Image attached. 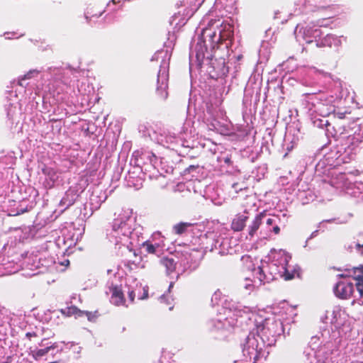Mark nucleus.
<instances>
[{"mask_svg": "<svg viewBox=\"0 0 363 363\" xmlns=\"http://www.w3.org/2000/svg\"><path fill=\"white\" fill-rule=\"evenodd\" d=\"M55 349L54 346H49L44 349H39L36 350H32L30 352V354L33 357V358L38 361L42 357L46 355L51 350Z\"/></svg>", "mask_w": 363, "mask_h": 363, "instance_id": "obj_13", "label": "nucleus"}, {"mask_svg": "<svg viewBox=\"0 0 363 363\" xmlns=\"http://www.w3.org/2000/svg\"><path fill=\"white\" fill-rule=\"evenodd\" d=\"M338 117H339L340 118H342L344 117V113H339V114H338Z\"/></svg>", "mask_w": 363, "mask_h": 363, "instance_id": "obj_38", "label": "nucleus"}, {"mask_svg": "<svg viewBox=\"0 0 363 363\" xmlns=\"http://www.w3.org/2000/svg\"><path fill=\"white\" fill-rule=\"evenodd\" d=\"M82 317L86 316L89 321L94 322L99 316L98 311H82Z\"/></svg>", "mask_w": 363, "mask_h": 363, "instance_id": "obj_20", "label": "nucleus"}, {"mask_svg": "<svg viewBox=\"0 0 363 363\" xmlns=\"http://www.w3.org/2000/svg\"><path fill=\"white\" fill-rule=\"evenodd\" d=\"M142 247L145 249L147 254L155 255L157 249L160 247L159 244L153 245L150 241L147 240L142 243Z\"/></svg>", "mask_w": 363, "mask_h": 363, "instance_id": "obj_16", "label": "nucleus"}, {"mask_svg": "<svg viewBox=\"0 0 363 363\" xmlns=\"http://www.w3.org/2000/svg\"><path fill=\"white\" fill-rule=\"evenodd\" d=\"M266 217L267 215L264 211L260 213L256 216L255 219L253 221V225L251 226V235H252V233L254 231L258 229L261 220Z\"/></svg>", "mask_w": 363, "mask_h": 363, "instance_id": "obj_18", "label": "nucleus"}, {"mask_svg": "<svg viewBox=\"0 0 363 363\" xmlns=\"http://www.w3.org/2000/svg\"><path fill=\"white\" fill-rule=\"evenodd\" d=\"M317 233H318V230L313 231L311 233V236H310V238L308 239H311V238H314L315 236H316Z\"/></svg>", "mask_w": 363, "mask_h": 363, "instance_id": "obj_35", "label": "nucleus"}, {"mask_svg": "<svg viewBox=\"0 0 363 363\" xmlns=\"http://www.w3.org/2000/svg\"><path fill=\"white\" fill-rule=\"evenodd\" d=\"M278 258L274 260L275 265H277L280 269H279V273L282 274L286 280H290L293 279L296 274V269L289 264L291 257L289 254L286 252L284 250H279L277 254Z\"/></svg>", "mask_w": 363, "mask_h": 363, "instance_id": "obj_3", "label": "nucleus"}, {"mask_svg": "<svg viewBox=\"0 0 363 363\" xmlns=\"http://www.w3.org/2000/svg\"><path fill=\"white\" fill-rule=\"evenodd\" d=\"M261 82H262V77L258 73L257 76L255 75V84H258V86H259L261 84Z\"/></svg>", "mask_w": 363, "mask_h": 363, "instance_id": "obj_27", "label": "nucleus"}, {"mask_svg": "<svg viewBox=\"0 0 363 363\" xmlns=\"http://www.w3.org/2000/svg\"><path fill=\"white\" fill-rule=\"evenodd\" d=\"M157 94L160 99L164 100L168 96L167 92V86L164 85V86H160L157 89Z\"/></svg>", "mask_w": 363, "mask_h": 363, "instance_id": "obj_22", "label": "nucleus"}, {"mask_svg": "<svg viewBox=\"0 0 363 363\" xmlns=\"http://www.w3.org/2000/svg\"><path fill=\"white\" fill-rule=\"evenodd\" d=\"M354 289L353 283L347 281H340L334 287V292L337 297L346 299L353 295Z\"/></svg>", "mask_w": 363, "mask_h": 363, "instance_id": "obj_6", "label": "nucleus"}, {"mask_svg": "<svg viewBox=\"0 0 363 363\" xmlns=\"http://www.w3.org/2000/svg\"><path fill=\"white\" fill-rule=\"evenodd\" d=\"M95 7L90 6L86 9L85 13V17L87 20H91V18H99L101 16L104 11H99L98 12H95Z\"/></svg>", "mask_w": 363, "mask_h": 363, "instance_id": "obj_17", "label": "nucleus"}, {"mask_svg": "<svg viewBox=\"0 0 363 363\" xmlns=\"http://www.w3.org/2000/svg\"><path fill=\"white\" fill-rule=\"evenodd\" d=\"M135 296V295L134 291L132 290V291H128V298L131 302L134 301Z\"/></svg>", "mask_w": 363, "mask_h": 363, "instance_id": "obj_29", "label": "nucleus"}, {"mask_svg": "<svg viewBox=\"0 0 363 363\" xmlns=\"http://www.w3.org/2000/svg\"><path fill=\"white\" fill-rule=\"evenodd\" d=\"M355 248L357 252H359L361 255H363V244L360 245L359 243H357L355 245Z\"/></svg>", "mask_w": 363, "mask_h": 363, "instance_id": "obj_28", "label": "nucleus"}, {"mask_svg": "<svg viewBox=\"0 0 363 363\" xmlns=\"http://www.w3.org/2000/svg\"><path fill=\"white\" fill-rule=\"evenodd\" d=\"M247 220V216H239L233 219L231 227L232 229L235 231H240L245 226V223Z\"/></svg>", "mask_w": 363, "mask_h": 363, "instance_id": "obj_11", "label": "nucleus"}, {"mask_svg": "<svg viewBox=\"0 0 363 363\" xmlns=\"http://www.w3.org/2000/svg\"><path fill=\"white\" fill-rule=\"evenodd\" d=\"M253 320L255 328L251 330V347L255 350L253 363H263L266 359V346L270 345L275 340H270L269 337H276L284 333L283 323L275 316L264 318L262 315L251 311V321Z\"/></svg>", "mask_w": 363, "mask_h": 363, "instance_id": "obj_1", "label": "nucleus"}, {"mask_svg": "<svg viewBox=\"0 0 363 363\" xmlns=\"http://www.w3.org/2000/svg\"><path fill=\"white\" fill-rule=\"evenodd\" d=\"M221 29L219 30V35L217 36L216 31L210 32L207 36L211 43V47H215L223 41L230 40L233 36V27L230 23H222L220 24Z\"/></svg>", "mask_w": 363, "mask_h": 363, "instance_id": "obj_4", "label": "nucleus"}, {"mask_svg": "<svg viewBox=\"0 0 363 363\" xmlns=\"http://www.w3.org/2000/svg\"><path fill=\"white\" fill-rule=\"evenodd\" d=\"M333 352L325 345L320 346L314 352L316 363H333Z\"/></svg>", "mask_w": 363, "mask_h": 363, "instance_id": "obj_7", "label": "nucleus"}, {"mask_svg": "<svg viewBox=\"0 0 363 363\" xmlns=\"http://www.w3.org/2000/svg\"><path fill=\"white\" fill-rule=\"evenodd\" d=\"M60 313L65 317H71L74 315L75 318L82 317V310L78 308L76 306H71L67 307L65 308H62L60 310Z\"/></svg>", "mask_w": 363, "mask_h": 363, "instance_id": "obj_10", "label": "nucleus"}, {"mask_svg": "<svg viewBox=\"0 0 363 363\" xmlns=\"http://www.w3.org/2000/svg\"><path fill=\"white\" fill-rule=\"evenodd\" d=\"M339 276L352 277L356 281L355 286L359 296L363 298V266L346 269L345 273Z\"/></svg>", "mask_w": 363, "mask_h": 363, "instance_id": "obj_5", "label": "nucleus"}, {"mask_svg": "<svg viewBox=\"0 0 363 363\" xmlns=\"http://www.w3.org/2000/svg\"><path fill=\"white\" fill-rule=\"evenodd\" d=\"M161 262L162 265L166 268L169 274L172 273L176 269L177 263L173 258L164 257Z\"/></svg>", "mask_w": 363, "mask_h": 363, "instance_id": "obj_14", "label": "nucleus"}, {"mask_svg": "<svg viewBox=\"0 0 363 363\" xmlns=\"http://www.w3.org/2000/svg\"><path fill=\"white\" fill-rule=\"evenodd\" d=\"M40 71L37 69H31L28 71L26 74L22 76V79H30L39 74Z\"/></svg>", "mask_w": 363, "mask_h": 363, "instance_id": "obj_24", "label": "nucleus"}, {"mask_svg": "<svg viewBox=\"0 0 363 363\" xmlns=\"http://www.w3.org/2000/svg\"><path fill=\"white\" fill-rule=\"evenodd\" d=\"M265 169H265V167H262V172H262V175H264V171H265Z\"/></svg>", "mask_w": 363, "mask_h": 363, "instance_id": "obj_39", "label": "nucleus"}, {"mask_svg": "<svg viewBox=\"0 0 363 363\" xmlns=\"http://www.w3.org/2000/svg\"><path fill=\"white\" fill-rule=\"evenodd\" d=\"M336 40H337V39L335 36H334L333 35L328 34L325 36L323 41H322L320 43H317L316 45L317 47H323L325 45L331 46L332 41Z\"/></svg>", "mask_w": 363, "mask_h": 363, "instance_id": "obj_21", "label": "nucleus"}, {"mask_svg": "<svg viewBox=\"0 0 363 363\" xmlns=\"http://www.w3.org/2000/svg\"><path fill=\"white\" fill-rule=\"evenodd\" d=\"M26 337H28L29 339H30L32 337H36L37 335L35 333H27L26 334Z\"/></svg>", "mask_w": 363, "mask_h": 363, "instance_id": "obj_31", "label": "nucleus"}, {"mask_svg": "<svg viewBox=\"0 0 363 363\" xmlns=\"http://www.w3.org/2000/svg\"><path fill=\"white\" fill-rule=\"evenodd\" d=\"M253 279H251V282L255 287H258L259 286L264 284L266 276L263 272L262 268L258 267L257 268H255L252 270Z\"/></svg>", "mask_w": 363, "mask_h": 363, "instance_id": "obj_9", "label": "nucleus"}, {"mask_svg": "<svg viewBox=\"0 0 363 363\" xmlns=\"http://www.w3.org/2000/svg\"><path fill=\"white\" fill-rule=\"evenodd\" d=\"M313 123L315 126L319 128H323L330 125V122L326 118H316L315 117L313 120Z\"/></svg>", "mask_w": 363, "mask_h": 363, "instance_id": "obj_19", "label": "nucleus"}, {"mask_svg": "<svg viewBox=\"0 0 363 363\" xmlns=\"http://www.w3.org/2000/svg\"><path fill=\"white\" fill-rule=\"evenodd\" d=\"M193 224L188 222H180L174 225L172 228L174 234L180 235L187 231L188 228L192 226Z\"/></svg>", "mask_w": 363, "mask_h": 363, "instance_id": "obj_12", "label": "nucleus"}, {"mask_svg": "<svg viewBox=\"0 0 363 363\" xmlns=\"http://www.w3.org/2000/svg\"><path fill=\"white\" fill-rule=\"evenodd\" d=\"M143 295L140 297V299L141 300H145V299H147L148 298V286H144L143 288Z\"/></svg>", "mask_w": 363, "mask_h": 363, "instance_id": "obj_26", "label": "nucleus"}, {"mask_svg": "<svg viewBox=\"0 0 363 363\" xmlns=\"http://www.w3.org/2000/svg\"><path fill=\"white\" fill-rule=\"evenodd\" d=\"M111 291L112 293L111 301L114 305L123 306L125 304V297L121 289L119 286H114L111 287Z\"/></svg>", "mask_w": 363, "mask_h": 363, "instance_id": "obj_8", "label": "nucleus"}, {"mask_svg": "<svg viewBox=\"0 0 363 363\" xmlns=\"http://www.w3.org/2000/svg\"><path fill=\"white\" fill-rule=\"evenodd\" d=\"M208 31H211V29H210V28H204V29L203 30V36H205V35H206V34H207V33H208Z\"/></svg>", "mask_w": 363, "mask_h": 363, "instance_id": "obj_33", "label": "nucleus"}, {"mask_svg": "<svg viewBox=\"0 0 363 363\" xmlns=\"http://www.w3.org/2000/svg\"><path fill=\"white\" fill-rule=\"evenodd\" d=\"M304 34L306 36L317 38L321 36L322 32L319 28H313V27L308 26L304 30Z\"/></svg>", "mask_w": 363, "mask_h": 363, "instance_id": "obj_15", "label": "nucleus"}, {"mask_svg": "<svg viewBox=\"0 0 363 363\" xmlns=\"http://www.w3.org/2000/svg\"><path fill=\"white\" fill-rule=\"evenodd\" d=\"M129 251L133 253L134 259L129 260L128 264L137 265L142 261V257L139 256L135 250L130 249Z\"/></svg>", "mask_w": 363, "mask_h": 363, "instance_id": "obj_23", "label": "nucleus"}, {"mask_svg": "<svg viewBox=\"0 0 363 363\" xmlns=\"http://www.w3.org/2000/svg\"><path fill=\"white\" fill-rule=\"evenodd\" d=\"M279 14V11H277L274 12V18L276 19V18H278L279 16L278 15Z\"/></svg>", "mask_w": 363, "mask_h": 363, "instance_id": "obj_36", "label": "nucleus"}, {"mask_svg": "<svg viewBox=\"0 0 363 363\" xmlns=\"http://www.w3.org/2000/svg\"><path fill=\"white\" fill-rule=\"evenodd\" d=\"M267 225H271L274 223V220L271 218H267L266 220Z\"/></svg>", "mask_w": 363, "mask_h": 363, "instance_id": "obj_30", "label": "nucleus"}, {"mask_svg": "<svg viewBox=\"0 0 363 363\" xmlns=\"http://www.w3.org/2000/svg\"><path fill=\"white\" fill-rule=\"evenodd\" d=\"M217 21H214V22H213V21H210L209 23H208V26H211L213 25V23H216Z\"/></svg>", "mask_w": 363, "mask_h": 363, "instance_id": "obj_37", "label": "nucleus"}, {"mask_svg": "<svg viewBox=\"0 0 363 363\" xmlns=\"http://www.w3.org/2000/svg\"><path fill=\"white\" fill-rule=\"evenodd\" d=\"M24 79H22V77L19 78L18 81V84L21 86H23V81Z\"/></svg>", "mask_w": 363, "mask_h": 363, "instance_id": "obj_34", "label": "nucleus"}, {"mask_svg": "<svg viewBox=\"0 0 363 363\" xmlns=\"http://www.w3.org/2000/svg\"><path fill=\"white\" fill-rule=\"evenodd\" d=\"M164 300V298H160V301L162 302Z\"/></svg>", "mask_w": 363, "mask_h": 363, "instance_id": "obj_41", "label": "nucleus"}, {"mask_svg": "<svg viewBox=\"0 0 363 363\" xmlns=\"http://www.w3.org/2000/svg\"><path fill=\"white\" fill-rule=\"evenodd\" d=\"M172 308H173V306H170V307L169 308V310H170V311H171Z\"/></svg>", "mask_w": 363, "mask_h": 363, "instance_id": "obj_40", "label": "nucleus"}, {"mask_svg": "<svg viewBox=\"0 0 363 363\" xmlns=\"http://www.w3.org/2000/svg\"><path fill=\"white\" fill-rule=\"evenodd\" d=\"M48 363H58L57 362H48Z\"/></svg>", "mask_w": 363, "mask_h": 363, "instance_id": "obj_42", "label": "nucleus"}, {"mask_svg": "<svg viewBox=\"0 0 363 363\" xmlns=\"http://www.w3.org/2000/svg\"><path fill=\"white\" fill-rule=\"evenodd\" d=\"M307 108L310 111L316 113L322 118H327L335 111V106L331 105L322 96H318L315 93L304 94Z\"/></svg>", "mask_w": 363, "mask_h": 363, "instance_id": "obj_2", "label": "nucleus"}, {"mask_svg": "<svg viewBox=\"0 0 363 363\" xmlns=\"http://www.w3.org/2000/svg\"><path fill=\"white\" fill-rule=\"evenodd\" d=\"M273 231L274 232L275 234H278L280 231V228L279 226L277 225H275L274 228H273Z\"/></svg>", "mask_w": 363, "mask_h": 363, "instance_id": "obj_32", "label": "nucleus"}, {"mask_svg": "<svg viewBox=\"0 0 363 363\" xmlns=\"http://www.w3.org/2000/svg\"><path fill=\"white\" fill-rule=\"evenodd\" d=\"M200 50L196 51V57L200 62H203V60L204 58V49L201 45H199Z\"/></svg>", "mask_w": 363, "mask_h": 363, "instance_id": "obj_25", "label": "nucleus"}]
</instances>
